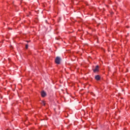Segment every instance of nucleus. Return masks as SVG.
<instances>
[{
	"instance_id": "nucleus-6",
	"label": "nucleus",
	"mask_w": 130,
	"mask_h": 130,
	"mask_svg": "<svg viewBox=\"0 0 130 130\" xmlns=\"http://www.w3.org/2000/svg\"><path fill=\"white\" fill-rule=\"evenodd\" d=\"M25 48H26V49H28V44H26L25 45Z\"/></svg>"
},
{
	"instance_id": "nucleus-3",
	"label": "nucleus",
	"mask_w": 130,
	"mask_h": 130,
	"mask_svg": "<svg viewBox=\"0 0 130 130\" xmlns=\"http://www.w3.org/2000/svg\"><path fill=\"white\" fill-rule=\"evenodd\" d=\"M41 96L43 97H45V96H46V92L44 91H42L41 92Z\"/></svg>"
},
{
	"instance_id": "nucleus-1",
	"label": "nucleus",
	"mask_w": 130,
	"mask_h": 130,
	"mask_svg": "<svg viewBox=\"0 0 130 130\" xmlns=\"http://www.w3.org/2000/svg\"><path fill=\"white\" fill-rule=\"evenodd\" d=\"M61 60V58H60L59 56H57L56 57L55 59V63H57V64H59L60 63Z\"/></svg>"
},
{
	"instance_id": "nucleus-4",
	"label": "nucleus",
	"mask_w": 130,
	"mask_h": 130,
	"mask_svg": "<svg viewBox=\"0 0 130 130\" xmlns=\"http://www.w3.org/2000/svg\"><path fill=\"white\" fill-rule=\"evenodd\" d=\"M95 79L96 80V81H100L101 77L99 75H96L95 76Z\"/></svg>"
},
{
	"instance_id": "nucleus-2",
	"label": "nucleus",
	"mask_w": 130,
	"mask_h": 130,
	"mask_svg": "<svg viewBox=\"0 0 130 130\" xmlns=\"http://www.w3.org/2000/svg\"><path fill=\"white\" fill-rule=\"evenodd\" d=\"M94 73L99 72V66H96L94 69H93Z\"/></svg>"
},
{
	"instance_id": "nucleus-5",
	"label": "nucleus",
	"mask_w": 130,
	"mask_h": 130,
	"mask_svg": "<svg viewBox=\"0 0 130 130\" xmlns=\"http://www.w3.org/2000/svg\"><path fill=\"white\" fill-rule=\"evenodd\" d=\"M42 105H44V106H45V103L44 102H42Z\"/></svg>"
}]
</instances>
